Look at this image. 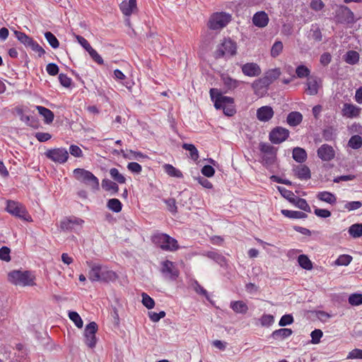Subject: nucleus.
<instances>
[{
  "label": "nucleus",
  "instance_id": "2f4dec72",
  "mask_svg": "<svg viewBox=\"0 0 362 362\" xmlns=\"http://www.w3.org/2000/svg\"><path fill=\"white\" fill-rule=\"evenodd\" d=\"M291 203L295 204L296 206H297L298 209L306 211V212H310L311 209L308 204L307 201L305 199L300 198L298 197H293V199L291 200Z\"/></svg>",
  "mask_w": 362,
  "mask_h": 362
},
{
  "label": "nucleus",
  "instance_id": "0eeeda50",
  "mask_svg": "<svg viewBox=\"0 0 362 362\" xmlns=\"http://www.w3.org/2000/svg\"><path fill=\"white\" fill-rule=\"evenodd\" d=\"M259 148L264 165L267 166L273 165L276 158V148L271 144L263 142L259 144Z\"/></svg>",
  "mask_w": 362,
  "mask_h": 362
},
{
  "label": "nucleus",
  "instance_id": "a18cd8bd",
  "mask_svg": "<svg viewBox=\"0 0 362 362\" xmlns=\"http://www.w3.org/2000/svg\"><path fill=\"white\" fill-rule=\"evenodd\" d=\"M296 74L298 78H303L310 76V70L306 66L301 64L296 67Z\"/></svg>",
  "mask_w": 362,
  "mask_h": 362
},
{
  "label": "nucleus",
  "instance_id": "b1692460",
  "mask_svg": "<svg viewBox=\"0 0 362 362\" xmlns=\"http://www.w3.org/2000/svg\"><path fill=\"white\" fill-rule=\"evenodd\" d=\"M303 115L300 112L293 111L290 112L286 117V122L291 127H296L301 123Z\"/></svg>",
  "mask_w": 362,
  "mask_h": 362
},
{
  "label": "nucleus",
  "instance_id": "473e14b6",
  "mask_svg": "<svg viewBox=\"0 0 362 362\" xmlns=\"http://www.w3.org/2000/svg\"><path fill=\"white\" fill-rule=\"evenodd\" d=\"M281 214L288 218L293 219H303L307 218V214L302 211H291L288 209L281 210Z\"/></svg>",
  "mask_w": 362,
  "mask_h": 362
},
{
  "label": "nucleus",
  "instance_id": "20e7f679",
  "mask_svg": "<svg viewBox=\"0 0 362 362\" xmlns=\"http://www.w3.org/2000/svg\"><path fill=\"white\" fill-rule=\"evenodd\" d=\"M35 276L29 271L15 270L8 274V280L15 285L22 286L34 285Z\"/></svg>",
  "mask_w": 362,
  "mask_h": 362
},
{
  "label": "nucleus",
  "instance_id": "f257e3e1",
  "mask_svg": "<svg viewBox=\"0 0 362 362\" xmlns=\"http://www.w3.org/2000/svg\"><path fill=\"white\" fill-rule=\"evenodd\" d=\"M86 264L90 268L88 279L92 282L100 281L109 283L115 281L117 279V274L105 265L93 262H86Z\"/></svg>",
  "mask_w": 362,
  "mask_h": 362
},
{
  "label": "nucleus",
  "instance_id": "338daca9",
  "mask_svg": "<svg viewBox=\"0 0 362 362\" xmlns=\"http://www.w3.org/2000/svg\"><path fill=\"white\" fill-rule=\"evenodd\" d=\"M260 321L262 326H269L274 322V318L272 315L264 314L262 316Z\"/></svg>",
  "mask_w": 362,
  "mask_h": 362
},
{
  "label": "nucleus",
  "instance_id": "f8f14e48",
  "mask_svg": "<svg viewBox=\"0 0 362 362\" xmlns=\"http://www.w3.org/2000/svg\"><path fill=\"white\" fill-rule=\"evenodd\" d=\"M289 136V131L281 127H276L269 133V140L272 144H279L286 141Z\"/></svg>",
  "mask_w": 362,
  "mask_h": 362
},
{
  "label": "nucleus",
  "instance_id": "6ab92c4d",
  "mask_svg": "<svg viewBox=\"0 0 362 362\" xmlns=\"http://www.w3.org/2000/svg\"><path fill=\"white\" fill-rule=\"evenodd\" d=\"M274 110L272 107L265 105L257 109V117L261 122H268L274 116Z\"/></svg>",
  "mask_w": 362,
  "mask_h": 362
},
{
  "label": "nucleus",
  "instance_id": "8fccbe9b",
  "mask_svg": "<svg viewBox=\"0 0 362 362\" xmlns=\"http://www.w3.org/2000/svg\"><path fill=\"white\" fill-rule=\"evenodd\" d=\"M352 260V257L349 255H341L335 261V264L339 266H347Z\"/></svg>",
  "mask_w": 362,
  "mask_h": 362
},
{
  "label": "nucleus",
  "instance_id": "1a4fd4ad",
  "mask_svg": "<svg viewBox=\"0 0 362 362\" xmlns=\"http://www.w3.org/2000/svg\"><path fill=\"white\" fill-rule=\"evenodd\" d=\"M210 97L214 103V107L216 110H222L225 107L234 103V99L231 97L223 95L217 88H211Z\"/></svg>",
  "mask_w": 362,
  "mask_h": 362
},
{
  "label": "nucleus",
  "instance_id": "79ce46f5",
  "mask_svg": "<svg viewBox=\"0 0 362 362\" xmlns=\"http://www.w3.org/2000/svg\"><path fill=\"white\" fill-rule=\"evenodd\" d=\"M299 265L304 269L310 270L313 268V264L305 255H300L298 257Z\"/></svg>",
  "mask_w": 362,
  "mask_h": 362
},
{
  "label": "nucleus",
  "instance_id": "ddd939ff",
  "mask_svg": "<svg viewBox=\"0 0 362 362\" xmlns=\"http://www.w3.org/2000/svg\"><path fill=\"white\" fill-rule=\"evenodd\" d=\"M161 272L165 278L175 281L178 277L180 272L174 262L165 260L162 263Z\"/></svg>",
  "mask_w": 362,
  "mask_h": 362
},
{
  "label": "nucleus",
  "instance_id": "aec40b11",
  "mask_svg": "<svg viewBox=\"0 0 362 362\" xmlns=\"http://www.w3.org/2000/svg\"><path fill=\"white\" fill-rule=\"evenodd\" d=\"M252 23L257 27L264 28L269 23L268 15L264 11H258L254 14Z\"/></svg>",
  "mask_w": 362,
  "mask_h": 362
},
{
  "label": "nucleus",
  "instance_id": "58836bf2",
  "mask_svg": "<svg viewBox=\"0 0 362 362\" xmlns=\"http://www.w3.org/2000/svg\"><path fill=\"white\" fill-rule=\"evenodd\" d=\"M163 168L165 170V172L171 177L179 178L182 177V173H181V171L175 168L170 164H165Z\"/></svg>",
  "mask_w": 362,
  "mask_h": 362
},
{
  "label": "nucleus",
  "instance_id": "dca6fc26",
  "mask_svg": "<svg viewBox=\"0 0 362 362\" xmlns=\"http://www.w3.org/2000/svg\"><path fill=\"white\" fill-rule=\"evenodd\" d=\"M362 109L354 104L345 103L341 109V115L346 118L358 117L361 113Z\"/></svg>",
  "mask_w": 362,
  "mask_h": 362
},
{
  "label": "nucleus",
  "instance_id": "a211bd4d",
  "mask_svg": "<svg viewBox=\"0 0 362 362\" xmlns=\"http://www.w3.org/2000/svg\"><path fill=\"white\" fill-rule=\"evenodd\" d=\"M242 72L249 77L259 76L262 73L260 66L255 62L245 63L241 66Z\"/></svg>",
  "mask_w": 362,
  "mask_h": 362
},
{
  "label": "nucleus",
  "instance_id": "9d476101",
  "mask_svg": "<svg viewBox=\"0 0 362 362\" xmlns=\"http://www.w3.org/2000/svg\"><path fill=\"white\" fill-rule=\"evenodd\" d=\"M45 155L48 159L60 164L66 163L69 158V152L64 148L48 149Z\"/></svg>",
  "mask_w": 362,
  "mask_h": 362
},
{
  "label": "nucleus",
  "instance_id": "412c9836",
  "mask_svg": "<svg viewBox=\"0 0 362 362\" xmlns=\"http://www.w3.org/2000/svg\"><path fill=\"white\" fill-rule=\"evenodd\" d=\"M295 175L300 180H308L311 174L309 168L305 165H299L293 169Z\"/></svg>",
  "mask_w": 362,
  "mask_h": 362
},
{
  "label": "nucleus",
  "instance_id": "c03bdc74",
  "mask_svg": "<svg viewBox=\"0 0 362 362\" xmlns=\"http://www.w3.org/2000/svg\"><path fill=\"white\" fill-rule=\"evenodd\" d=\"M45 37L49 45L53 49H57L59 47V42L54 34L51 32L47 31L45 33Z\"/></svg>",
  "mask_w": 362,
  "mask_h": 362
},
{
  "label": "nucleus",
  "instance_id": "37998d69",
  "mask_svg": "<svg viewBox=\"0 0 362 362\" xmlns=\"http://www.w3.org/2000/svg\"><path fill=\"white\" fill-rule=\"evenodd\" d=\"M182 148L185 150L188 151L189 152V156L192 160H197L199 158L198 150L197 149L194 144H183Z\"/></svg>",
  "mask_w": 362,
  "mask_h": 362
},
{
  "label": "nucleus",
  "instance_id": "0e129e2a",
  "mask_svg": "<svg viewBox=\"0 0 362 362\" xmlns=\"http://www.w3.org/2000/svg\"><path fill=\"white\" fill-rule=\"evenodd\" d=\"M148 316L152 322H157L165 316V313L164 311H160L159 313L148 312Z\"/></svg>",
  "mask_w": 362,
  "mask_h": 362
},
{
  "label": "nucleus",
  "instance_id": "5701e85b",
  "mask_svg": "<svg viewBox=\"0 0 362 362\" xmlns=\"http://www.w3.org/2000/svg\"><path fill=\"white\" fill-rule=\"evenodd\" d=\"M293 334V331L289 328H280L274 331L271 337L276 340H284L287 339Z\"/></svg>",
  "mask_w": 362,
  "mask_h": 362
},
{
  "label": "nucleus",
  "instance_id": "4468645a",
  "mask_svg": "<svg viewBox=\"0 0 362 362\" xmlns=\"http://www.w3.org/2000/svg\"><path fill=\"white\" fill-rule=\"evenodd\" d=\"M83 223V220L75 216L65 218L60 222V228L64 231H71L76 230L77 227L81 228Z\"/></svg>",
  "mask_w": 362,
  "mask_h": 362
},
{
  "label": "nucleus",
  "instance_id": "13d9d810",
  "mask_svg": "<svg viewBox=\"0 0 362 362\" xmlns=\"http://www.w3.org/2000/svg\"><path fill=\"white\" fill-rule=\"evenodd\" d=\"M10 252L11 250L8 247L3 246L2 247H1L0 259L6 262H9L11 260Z\"/></svg>",
  "mask_w": 362,
  "mask_h": 362
},
{
  "label": "nucleus",
  "instance_id": "ea45409f",
  "mask_svg": "<svg viewBox=\"0 0 362 362\" xmlns=\"http://www.w3.org/2000/svg\"><path fill=\"white\" fill-rule=\"evenodd\" d=\"M348 146L355 150L360 148L362 146V137L359 135L352 136L348 141Z\"/></svg>",
  "mask_w": 362,
  "mask_h": 362
},
{
  "label": "nucleus",
  "instance_id": "7ed1b4c3",
  "mask_svg": "<svg viewBox=\"0 0 362 362\" xmlns=\"http://www.w3.org/2000/svg\"><path fill=\"white\" fill-rule=\"evenodd\" d=\"M152 241L165 251L174 252L180 248L177 240L166 233H156L153 235Z\"/></svg>",
  "mask_w": 362,
  "mask_h": 362
},
{
  "label": "nucleus",
  "instance_id": "5fc2aeb1",
  "mask_svg": "<svg viewBox=\"0 0 362 362\" xmlns=\"http://www.w3.org/2000/svg\"><path fill=\"white\" fill-rule=\"evenodd\" d=\"M362 206V202L359 201L347 202L344 204V209L351 211L356 210Z\"/></svg>",
  "mask_w": 362,
  "mask_h": 362
},
{
  "label": "nucleus",
  "instance_id": "e433bc0d",
  "mask_svg": "<svg viewBox=\"0 0 362 362\" xmlns=\"http://www.w3.org/2000/svg\"><path fill=\"white\" fill-rule=\"evenodd\" d=\"M222 80L224 86L229 90H233L236 88L241 83L240 81L232 78L228 76H222Z\"/></svg>",
  "mask_w": 362,
  "mask_h": 362
},
{
  "label": "nucleus",
  "instance_id": "680f3d73",
  "mask_svg": "<svg viewBox=\"0 0 362 362\" xmlns=\"http://www.w3.org/2000/svg\"><path fill=\"white\" fill-rule=\"evenodd\" d=\"M88 52L94 62L98 64H103V59L96 50L92 48L90 50H88Z\"/></svg>",
  "mask_w": 362,
  "mask_h": 362
},
{
  "label": "nucleus",
  "instance_id": "f3484780",
  "mask_svg": "<svg viewBox=\"0 0 362 362\" xmlns=\"http://www.w3.org/2000/svg\"><path fill=\"white\" fill-rule=\"evenodd\" d=\"M317 156L323 161H330L335 156V151L329 144H322L317 151Z\"/></svg>",
  "mask_w": 362,
  "mask_h": 362
},
{
  "label": "nucleus",
  "instance_id": "bb28decb",
  "mask_svg": "<svg viewBox=\"0 0 362 362\" xmlns=\"http://www.w3.org/2000/svg\"><path fill=\"white\" fill-rule=\"evenodd\" d=\"M102 187L107 192H109L111 195L116 194L119 191L117 184L109 179H104L102 181Z\"/></svg>",
  "mask_w": 362,
  "mask_h": 362
},
{
  "label": "nucleus",
  "instance_id": "de8ad7c7",
  "mask_svg": "<svg viewBox=\"0 0 362 362\" xmlns=\"http://www.w3.org/2000/svg\"><path fill=\"white\" fill-rule=\"evenodd\" d=\"M359 60V54L356 51H349L346 55V62L349 64H355Z\"/></svg>",
  "mask_w": 362,
  "mask_h": 362
},
{
  "label": "nucleus",
  "instance_id": "f704fd0d",
  "mask_svg": "<svg viewBox=\"0 0 362 362\" xmlns=\"http://www.w3.org/2000/svg\"><path fill=\"white\" fill-rule=\"evenodd\" d=\"M349 234L354 238H358L362 236V223H354L348 230Z\"/></svg>",
  "mask_w": 362,
  "mask_h": 362
},
{
  "label": "nucleus",
  "instance_id": "a19ab883",
  "mask_svg": "<svg viewBox=\"0 0 362 362\" xmlns=\"http://www.w3.org/2000/svg\"><path fill=\"white\" fill-rule=\"evenodd\" d=\"M111 177L119 184H124L126 182L125 177L119 173L117 168H111L110 170Z\"/></svg>",
  "mask_w": 362,
  "mask_h": 362
},
{
  "label": "nucleus",
  "instance_id": "c85d7f7f",
  "mask_svg": "<svg viewBox=\"0 0 362 362\" xmlns=\"http://www.w3.org/2000/svg\"><path fill=\"white\" fill-rule=\"evenodd\" d=\"M230 307L236 313L245 314L248 310L247 304L242 300L232 301Z\"/></svg>",
  "mask_w": 362,
  "mask_h": 362
},
{
  "label": "nucleus",
  "instance_id": "09e8293b",
  "mask_svg": "<svg viewBox=\"0 0 362 362\" xmlns=\"http://www.w3.org/2000/svg\"><path fill=\"white\" fill-rule=\"evenodd\" d=\"M283 43L281 41H276L271 49V56L272 57H278L283 50Z\"/></svg>",
  "mask_w": 362,
  "mask_h": 362
},
{
  "label": "nucleus",
  "instance_id": "603ef678",
  "mask_svg": "<svg viewBox=\"0 0 362 362\" xmlns=\"http://www.w3.org/2000/svg\"><path fill=\"white\" fill-rule=\"evenodd\" d=\"M349 303L354 306H358L362 304V294L353 293L349 297Z\"/></svg>",
  "mask_w": 362,
  "mask_h": 362
},
{
  "label": "nucleus",
  "instance_id": "c9c22d12",
  "mask_svg": "<svg viewBox=\"0 0 362 362\" xmlns=\"http://www.w3.org/2000/svg\"><path fill=\"white\" fill-rule=\"evenodd\" d=\"M120 152L122 153V156L125 158H128L129 160H141L147 158V156L143 154L141 152L134 151L132 150H130L127 153H125L124 151L122 149L120 151Z\"/></svg>",
  "mask_w": 362,
  "mask_h": 362
},
{
  "label": "nucleus",
  "instance_id": "69168bd1",
  "mask_svg": "<svg viewBox=\"0 0 362 362\" xmlns=\"http://www.w3.org/2000/svg\"><path fill=\"white\" fill-rule=\"evenodd\" d=\"M310 7L315 11H320L325 7V4L322 0H312Z\"/></svg>",
  "mask_w": 362,
  "mask_h": 362
},
{
  "label": "nucleus",
  "instance_id": "4d7b16f0",
  "mask_svg": "<svg viewBox=\"0 0 362 362\" xmlns=\"http://www.w3.org/2000/svg\"><path fill=\"white\" fill-rule=\"evenodd\" d=\"M293 322V317L290 314L283 315L279 322V325L281 327H285L286 325H291Z\"/></svg>",
  "mask_w": 362,
  "mask_h": 362
},
{
  "label": "nucleus",
  "instance_id": "7c9ffc66",
  "mask_svg": "<svg viewBox=\"0 0 362 362\" xmlns=\"http://www.w3.org/2000/svg\"><path fill=\"white\" fill-rule=\"evenodd\" d=\"M293 158L298 163H303L307 159L305 150L300 147H295L293 150Z\"/></svg>",
  "mask_w": 362,
  "mask_h": 362
},
{
  "label": "nucleus",
  "instance_id": "72a5a7b5",
  "mask_svg": "<svg viewBox=\"0 0 362 362\" xmlns=\"http://www.w3.org/2000/svg\"><path fill=\"white\" fill-rule=\"evenodd\" d=\"M14 35H15L16 37L22 44H23L25 47H29V46L31 45V43L34 40L33 38H31L30 37L27 35L25 33L21 32V31L15 30Z\"/></svg>",
  "mask_w": 362,
  "mask_h": 362
},
{
  "label": "nucleus",
  "instance_id": "e2e57ef3",
  "mask_svg": "<svg viewBox=\"0 0 362 362\" xmlns=\"http://www.w3.org/2000/svg\"><path fill=\"white\" fill-rule=\"evenodd\" d=\"M29 47L33 51L37 52L40 57H42L45 53V49L35 40L33 41L31 45L29 46Z\"/></svg>",
  "mask_w": 362,
  "mask_h": 362
},
{
  "label": "nucleus",
  "instance_id": "052dcab7",
  "mask_svg": "<svg viewBox=\"0 0 362 362\" xmlns=\"http://www.w3.org/2000/svg\"><path fill=\"white\" fill-rule=\"evenodd\" d=\"M127 169L133 173L140 174L142 170V167L138 163L131 162L128 163Z\"/></svg>",
  "mask_w": 362,
  "mask_h": 362
},
{
  "label": "nucleus",
  "instance_id": "4c0bfd02",
  "mask_svg": "<svg viewBox=\"0 0 362 362\" xmlns=\"http://www.w3.org/2000/svg\"><path fill=\"white\" fill-rule=\"evenodd\" d=\"M107 206L110 210L118 213L121 211L122 204L119 199L113 198L108 200Z\"/></svg>",
  "mask_w": 362,
  "mask_h": 362
},
{
  "label": "nucleus",
  "instance_id": "774afa93",
  "mask_svg": "<svg viewBox=\"0 0 362 362\" xmlns=\"http://www.w3.org/2000/svg\"><path fill=\"white\" fill-rule=\"evenodd\" d=\"M77 42L87 51L90 50L93 47L90 46L86 39L81 35H76Z\"/></svg>",
  "mask_w": 362,
  "mask_h": 362
},
{
  "label": "nucleus",
  "instance_id": "6e6d98bb",
  "mask_svg": "<svg viewBox=\"0 0 362 362\" xmlns=\"http://www.w3.org/2000/svg\"><path fill=\"white\" fill-rule=\"evenodd\" d=\"M168 209L169 211H170L172 214H176L177 211V208L176 206V202L175 199L173 198H169L164 200Z\"/></svg>",
  "mask_w": 362,
  "mask_h": 362
},
{
  "label": "nucleus",
  "instance_id": "f03ea898",
  "mask_svg": "<svg viewBox=\"0 0 362 362\" xmlns=\"http://www.w3.org/2000/svg\"><path fill=\"white\" fill-rule=\"evenodd\" d=\"M281 75V71L279 68L269 69L264 76L255 80L252 83V88L255 93L262 89V95H264L269 86L275 80Z\"/></svg>",
  "mask_w": 362,
  "mask_h": 362
},
{
  "label": "nucleus",
  "instance_id": "4be33fe9",
  "mask_svg": "<svg viewBox=\"0 0 362 362\" xmlns=\"http://www.w3.org/2000/svg\"><path fill=\"white\" fill-rule=\"evenodd\" d=\"M306 92L310 95H315L318 93L319 84L316 77H309L306 81Z\"/></svg>",
  "mask_w": 362,
  "mask_h": 362
},
{
  "label": "nucleus",
  "instance_id": "423d86ee",
  "mask_svg": "<svg viewBox=\"0 0 362 362\" xmlns=\"http://www.w3.org/2000/svg\"><path fill=\"white\" fill-rule=\"evenodd\" d=\"M74 175L77 180L90 186L93 189H99V180L91 172L76 168L74 170Z\"/></svg>",
  "mask_w": 362,
  "mask_h": 362
},
{
  "label": "nucleus",
  "instance_id": "cd10ccee",
  "mask_svg": "<svg viewBox=\"0 0 362 362\" xmlns=\"http://www.w3.org/2000/svg\"><path fill=\"white\" fill-rule=\"evenodd\" d=\"M136 6V0H129V1H123L120 5V9L124 15L130 16L134 8Z\"/></svg>",
  "mask_w": 362,
  "mask_h": 362
},
{
  "label": "nucleus",
  "instance_id": "6e6552de",
  "mask_svg": "<svg viewBox=\"0 0 362 362\" xmlns=\"http://www.w3.org/2000/svg\"><path fill=\"white\" fill-rule=\"evenodd\" d=\"M231 16L225 12L215 13L209 18L208 27L211 30H220L230 21Z\"/></svg>",
  "mask_w": 362,
  "mask_h": 362
},
{
  "label": "nucleus",
  "instance_id": "3c124183",
  "mask_svg": "<svg viewBox=\"0 0 362 362\" xmlns=\"http://www.w3.org/2000/svg\"><path fill=\"white\" fill-rule=\"evenodd\" d=\"M142 303L148 309H152L155 305L154 300L150 297L147 293H143L141 294Z\"/></svg>",
  "mask_w": 362,
  "mask_h": 362
},
{
  "label": "nucleus",
  "instance_id": "9b49d317",
  "mask_svg": "<svg viewBox=\"0 0 362 362\" xmlns=\"http://www.w3.org/2000/svg\"><path fill=\"white\" fill-rule=\"evenodd\" d=\"M98 325L91 322L86 326L84 330L85 344L90 348H94L97 343L95 334L98 331Z\"/></svg>",
  "mask_w": 362,
  "mask_h": 362
},
{
  "label": "nucleus",
  "instance_id": "a878e982",
  "mask_svg": "<svg viewBox=\"0 0 362 362\" xmlns=\"http://www.w3.org/2000/svg\"><path fill=\"white\" fill-rule=\"evenodd\" d=\"M209 259H213L218 264H219L221 267H226L227 261L224 256H223L221 254H219L216 252L214 251H209L205 255Z\"/></svg>",
  "mask_w": 362,
  "mask_h": 362
},
{
  "label": "nucleus",
  "instance_id": "c756f323",
  "mask_svg": "<svg viewBox=\"0 0 362 362\" xmlns=\"http://www.w3.org/2000/svg\"><path fill=\"white\" fill-rule=\"evenodd\" d=\"M39 114L44 117L45 122L47 124L52 122L54 120V113L49 109L42 106H36Z\"/></svg>",
  "mask_w": 362,
  "mask_h": 362
},
{
  "label": "nucleus",
  "instance_id": "39448f33",
  "mask_svg": "<svg viewBox=\"0 0 362 362\" xmlns=\"http://www.w3.org/2000/svg\"><path fill=\"white\" fill-rule=\"evenodd\" d=\"M6 210L10 214L18 217L23 221L31 222L33 221L31 216L28 214L25 207L21 203L8 200L6 202Z\"/></svg>",
  "mask_w": 362,
  "mask_h": 362
},
{
  "label": "nucleus",
  "instance_id": "864d4df0",
  "mask_svg": "<svg viewBox=\"0 0 362 362\" xmlns=\"http://www.w3.org/2000/svg\"><path fill=\"white\" fill-rule=\"evenodd\" d=\"M323 335V332L321 329H315L313 330L311 334V343L313 344H317L320 341V339Z\"/></svg>",
  "mask_w": 362,
  "mask_h": 362
},
{
  "label": "nucleus",
  "instance_id": "2eb2a0df",
  "mask_svg": "<svg viewBox=\"0 0 362 362\" xmlns=\"http://www.w3.org/2000/svg\"><path fill=\"white\" fill-rule=\"evenodd\" d=\"M236 52V45L230 40H225L216 51V57H222L225 55H234Z\"/></svg>",
  "mask_w": 362,
  "mask_h": 362
},
{
  "label": "nucleus",
  "instance_id": "49530a36",
  "mask_svg": "<svg viewBox=\"0 0 362 362\" xmlns=\"http://www.w3.org/2000/svg\"><path fill=\"white\" fill-rule=\"evenodd\" d=\"M69 317L78 328L83 327V322L78 313L75 311H70L69 313Z\"/></svg>",
  "mask_w": 362,
  "mask_h": 362
},
{
  "label": "nucleus",
  "instance_id": "393cba45",
  "mask_svg": "<svg viewBox=\"0 0 362 362\" xmlns=\"http://www.w3.org/2000/svg\"><path fill=\"white\" fill-rule=\"evenodd\" d=\"M316 197L320 201L332 205L337 202V197L335 194L327 191L320 192L317 193Z\"/></svg>",
  "mask_w": 362,
  "mask_h": 362
},
{
  "label": "nucleus",
  "instance_id": "bf43d9fd",
  "mask_svg": "<svg viewBox=\"0 0 362 362\" xmlns=\"http://www.w3.org/2000/svg\"><path fill=\"white\" fill-rule=\"evenodd\" d=\"M346 359H362V349H354L347 355Z\"/></svg>",
  "mask_w": 362,
  "mask_h": 362
}]
</instances>
